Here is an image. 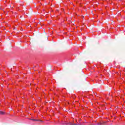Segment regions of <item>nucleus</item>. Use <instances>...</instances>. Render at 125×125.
I'll return each mask as SVG.
<instances>
[{
    "label": "nucleus",
    "mask_w": 125,
    "mask_h": 125,
    "mask_svg": "<svg viewBox=\"0 0 125 125\" xmlns=\"http://www.w3.org/2000/svg\"><path fill=\"white\" fill-rule=\"evenodd\" d=\"M62 125H69V123L67 122H63L62 123Z\"/></svg>",
    "instance_id": "nucleus-2"
},
{
    "label": "nucleus",
    "mask_w": 125,
    "mask_h": 125,
    "mask_svg": "<svg viewBox=\"0 0 125 125\" xmlns=\"http://www.w3.org/2000/svg\"><path fill=\"white\" fill-rule=\"evenodd\" d=\"M5 113L4 112L0 111V115H4Z\"/></svg>",
    "instance_id": "nucleus-3"
},
{
    "label": "nucleus",
    "mask_w": 125,
    "mask_h": 125,
    "mask_svg": "<svg viewBox=\"0 0 125 125\" xmlns=\"http://www.w3.org/2000/svg\"><path fill=\"white\" fill-rule=\"evenodd\" d=\"M72 125H78V124H73Z\"/></svg>",
    "instance_id": "nucleus-6"
},
{
    "label": "nucleus",
    "mask_w": 125,
    "mask_h": 125,
    "mask_svg": "<svg viewBox=\"0 0 125 125\" xmlns=\"http://www.w3.org/2000/svg\"><path fill=\"white\" fill-rule=\"evenodd\" d=\"M31 121H34V122H42V120H39L37 119H30Z\"/></svg>",
    "instance_id": "nucleus-1"
},
{
    "label": "nucleus",
    "mask_w": 125,
    "mask_h": 125,
    "mask_svg": "<svg viewBox=\"0 0 125 125\" xmlns=\"http://www.w3.org/2000/svg\"><path fill=\"white\" fill-rule=\"evenodd\" d=\"M68 125H73V123H72L71 122H69L68 123Z\"/></svg>",
    "instance_id": "nucleus-4"
},
{
    "label": "nucleus",
    "mask_w": 125,
    "mask_h": 125,
    "mask_svg": "<svg viewBox=\"0 0 125 125\" xmlns=\"http://www.w3.org/2000/svg\"><path fill=\"white\" fill-rule=\"evenodd\" d=\"M102 123H98L97 125H102Z\"/></svg>",
    "instance_id": "nucleus-5"
},
{
    "label": "nucleus",
    "mask_w": 125,
    "mask_h": 125,
    "mask_svg": "<svg viewBox=\"0 0 125 125\" xmlns=\"http://www.w3.org/2000/svg\"><path fill=\"white\" fill-rule=\"evenodd\" d=\"M78 125H81V124H77Z\"/></svg>",
    "instance_id": "nucleus-7"
}]
</instances>
